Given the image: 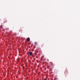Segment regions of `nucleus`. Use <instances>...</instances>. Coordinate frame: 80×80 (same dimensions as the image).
I'll return each mask as SVG.
<instances>
[{
  "instance_id": "obj_3",
  "label": "nucleus",
  "mask_w": 80,
  "mask_h": 80,
  "mask_svg": "<svg viewBox=\"0 0 80 80\" xmlns=\"http://www.w3.org/2000/svg\"><path fill=\"white\" fill-rule=\"evenodd\" d=\"M0 28H2V26H0Z\"/></svg>"
},
{
  "instance_id": "obj_4",
  "label": "nucleus",
  "mask_w": 80,
  "mask_h": 80,
  "mask_svg": "<svg viewBox=\"0 0 80 80\" xmlns=\"http://www.w3.org/2000/svg\"><path fill=\"white\" fill-rule=\"evenodd\" d=\"M37 42H35L34 44H35V45H36V44H37Z\"/></svg>"
},
{
  "instance_id": "obj_5",
  "label": "nucleus",
  "mask_w": 80,
  "mask_h": 80,
  "mask_svg": "<svg viewBox=\"0 0 80 80\" xmlns=\"http://www.w3.org/2000/svg\"><path fill=\"white\" fill-rule=\"evenodd\" d=\"M44 80H47V79H45Z\"/></svg>"
},
{
  "instance_id": "obj_1",
  "label": "nucleus",
  "mask_w": 80,
  "mask_h": 80,
  "mask_svg": "<svg viewBox=\"0 0 80 80\" xmlns=\"http://www.w3.org/2000/svg\"><path fill=\"white\" fill-rule=\"evenodd\" d=\"M29 55H30V56H32V52H29Z\"/></svg>"
},
{
  "instance_id": "obj_2",
  "label": "nucleus",
  "mask_w": 80,
  "mask_h": 80,
  "mask_svg": "<svg viewBox=\"0 0 80 80\" xmlns=\"http://www.w3.org/2000/svg\"><path fill=\"white\" fill-rule=\"evenodd\" d=\"M27 42H29V41H30V39L29 37L27 38Z\"/></svg>"
},
{
  "instance_id": "obj_6",
  "label": "nucleus",
  "mask_w": 80,
  "mask_h": 80,
  "mask_svg": "<svg viewBox=\"0 0 80 80\" xmlns=\"http://www.w3.org/2000/svg\"><path fill=\"white\" fill-rule=\"evenodd\" d=\"M19 58H18V60H19Z\"/></svg>"
}]
</instances>
